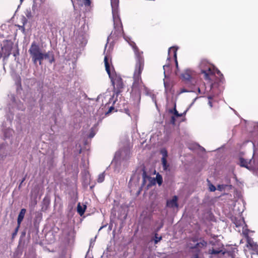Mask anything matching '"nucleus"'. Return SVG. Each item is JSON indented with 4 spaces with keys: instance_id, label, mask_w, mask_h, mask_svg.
Segmentation results:
<instances>
[{
    "instance_id": "f257e3e1",
    "label": "nucleus",
    "mask_w": 258,
    "mask_h": 258,
    "mask_svg": "<svg viewBox=\"0 0 258 258\" xmlns=\"http://www.w3.org/2000/svg\"><path fill=\"white\" fill-rule=\"evenodd\" d=\"M199 68L207 84L206 86L204 83L198 88V91L200 94L208 93L214 87H217L220 83H223L224 80L223 75L207 60L205 59L202 60L199 64Z\"/></svg>"
},
{
    "instance_id": "f03ea898",
    "label": "nucleus",
    "mask_w": 258,
    "mask_h": 258,
    "mask_svg": "<svg viewBox=\"0 0 258 258\" xmlns=\"http://www.w3.org/2000/svg\"><path fill=\"white\" fill-rule=\"evenodd\" d=\"M133 48L135 54L136 64L133 75L134 82L132 85V92L137 94L139 100L141 99V91L145 88L142 78L141 74L144 68L145 59L143 52L140 51L138 46L134 43Z\"/></svg>"
},
{
    "instance_id": "7ed1b4c3",
    "label": "nucleus",
    "mask_w": 258,
    "mask_h": 258,
    "mask_svg": "<svg viewBox=\"0 0 258 258\" xmlns=\"http://www.w3.org/2000/svg\"><path fill=\"white\" fill-rule=\"evenodd\" d=\"M104 61L106 71L109 75V77L111 79L112 84L113 86L114 92L116 94L118 95L122 91V89L123 88L124 85L122 79L120 76L117 75L116 74L111 73L110 65L108 62V57L107 56H105Z\"/></svg>"
},
{
    "instance_id": "20e7f679",
    "label": "nucleus",
    "mask_w": 258,
    "mask_h": 258,
    "mask_svg": "<svg viewBox=\"0 0 258 258\" xmlns=\"http://www.w3.org/2000/svg\"><path fill=\"white\" fill-rule=\"evenodd\" d=\"M28 51L34 64H36L38 61L39 65H42L43 52L39 45L35 42H33L31 44Z\"/></svg>"
},
{
    "instance_id": "39448f33",
    "label": "nucleus",
    "mask_w": 258,
    "mask_h": 258,
    "mask_svg": "<svg viewBox=\"0 0 258 258\" xmlns=\"http://www.w3.org/2000/svg\"><path fill=\"white\" fill-rule=\"evenodd\" d=\"M74 236V232L72 230L67 227L62 230L60 238L64 242L69 243L73 239Z\"/></svg>"
},
{
    "instance_id": "423d86ee",
    "label": "nucleus",
    "mask_w": 258,
    "mask_h": 258,
    "mask_svg": "<svg viewBox=\"0 0 258 258\" xmlns=\"http://www.w3.org/2000/svg\"><path fill=\"white\" fill-rule=\"evenodd\" d=\"M246 238V246L249 249L251 250V252L250 254H251V256L252 255H258V249L257 245L254 242L252 239L249 237L247 235L245 236Z\"/></svg>"
},
{
    "instance_id": "0eeeda50",
    "label": "nucleus",
    "mask_w": 258,
    "mask_h": 258,
    "mask_svg": "<svg viewBox=\"0 0 258 258\" xmlns=\"http://www.w3.org/2000/svg\"><path fill=\"white\" fill-rule=\"evenodd\" d=\"M12 48V45L8 43L4 44L3 46L0 47L4 59L9 57L11 54Z\"/></svg>"
},
{
    "instance_id": "6e6552de",
    "label": "nucleus",
    "mask_w": 258,
    "mask_h": 258,
    "mask_svg": "<svg viewBox=\"0 0 258 258\" xmlns=\"http://www.w3.org/2000/svg\"><path fill=\"white\" fill-rule=\"evenodd\" d=\"M185 114H172L171 116L170 123L173 125H176L179 123L181 121L184 120V116Z\"/></svg>"
},
{
    "instance_id": "1a4fd4ad",
    "label": "nucleus",
    "mask_w": 258,
    "mask_h": 258,
    "mask_svg": "<svg viewBox=\"0 0 258 258\" xmlns=\"http://www.w3.org/2000/svg\"><path fill=\"white\" fill-rule=\"evenodd\" d=\"M99 114H94L93 116L92 117V118L90 119V123H93V127L91 128V132L89 135V137L90 138H92L94 137L96 134V131H94V128L96 127L97 124L98 123V121L96 122L97 118H99Z\"/></svg>"
},
{
    "instance_id": "9d476101",
    "label": "nucleus",
    "mask_w": 258,
    "mask_h": 258,
    "mask_svg": "<svg viewBox=\"0 0 258 258\" xmlns=\"http://www.w3.org/2000/svg\"><path fill=\"white\" fill-rule=\"evenodd\" d=\"M114 30L113 35L118 37L122 35L123 33V28L121 23L120 22L114 23Z\"/></svg>"
},
{
    "instance_id": "9b49d317",
    "label": "nucleus",
    "mask_w": 258,
    "mask_h": 258,
    "mask_svg": "<svg viewBox=\"0 0 258 258\" xmlns=\"http://www.w3.org/2000/svg\"><path fill=\"white\" fill-rule=\"evenodd\" d=\"M129 153V151L127 149L121 150L117 151L114 156V160L118 161L121 159H124L126 157L124 156V155H126Z\"/></svg>"
},
{
    "instance_id": "f8f14e48",
    "label": "nucleus",
    "mask_w": 258,
    "mask_h": 258,
    "mask_svg": "<svg viewBox=\"0 0 258 258\" xmlns=\"http://www.w3.org/2000/svg\"><path fill=\"white\" fill-rule=\"evenodd\" d=\"M177 197L176 196H174L173 197L172 199L167 200V203H166V206L168 208H177L178 207V204H177Z\"/></svg>"
},
{
    "instance_id": "ddd939ff",
    "label": "nucleus",
    "mask_w": 258,
    "mask_h": 258,
    "mask_svg": "<svg viewBox=\"0 0 258 258\" xmlns=\"http://www.w3.org/2000/svg\"><path fill=\"white\" fill-rule=\"evenodd\" d=\"M43 60L44 59H47L49 62L51 64L55 61L54 54L52 51H48L46 53H43Z\"/></svg>"
},
{
    "instance_id": "4468645a",
    "label": "nucleus",
    "mask_w": 258,
    "mask_h": 258,
    "mask_svg": "<svg viewBox=\"0 0 258 258\" xmlns=\"http://www.w3.org/2000/svg\"><path fill=\"white\" fill-rule=\"evenodd\" d=\"M207 242L205 241L204 240H201L199 242H197L195 245H190L188 244V247L189 248L193 249V248H201L204 247L206 246L207 245Z\"/></svg>"
},
{
    "instance_id": "2eb2a0df",
    "label": "nucleus",
    "mask_w": 258,
    "mask_h": 258,
    "mask_svg": "<svg viewBox=\"0 0 258 258\" xmlns=\"http://www.w3.org/2000/svg\"><path fill=\"white\" fill-rule=\"evenodd\" d=\"M192 72L190 70H186L182 74V78L186 81H190L192 78Z\"/></svg>"
},
{
    "instance_id": "dca6fc26",
    "label": "nucleus",
    "mask_w": 258,
    "mask_h": 258,
    "mask_svg": "<svg viewBox=\"0 0 258 258\" xmlns=\"http://www.w3.org/2000/svg\"><path fill=\"white\" fill-rule=\"evenodd\" d=\"M177 47H175L174 46L171 47L169 48V49L168 50V54H169V53L170 52H173V56H174L175 63H176V66L177 68L178 67V62H177Z\"/></svg>"
},
{
    "instance_id": "f3484780",
    "label": "nucleus",
    "mask_w": 258,
    "mask_h": 258,
    "mask_svg": "<svg viewBox=\"0 0 258 258\" xmlns=\"http://www.w3.org/2000/svg\"><path fill=\"white\" fill-rule=\"evenodd\" d=\"M26 210L25 209H22L20 211V212L18 215L17 222L19 226H20L21 223L23 221L25 214L26 213Z\"/></svg>"
},
{
    "instance_id": "a211bd4d",
    "label": "nucleus",
    "mask_w": 258,
    "mask_h": 258,
    "mask_svg": "<svg viewBox=\"0 0 258 258\" xmlns=\"http://www.w3.org/2000/svg\"><path fill=\"white\" fill-rule=\"evenodd\" d=\"M110 103H107L104 106V109L105 110V113H111L112 111L114 110V107L113 105L110 106ZM102 109H103V108H102Z\"/></svg>"
},
{
    "instance_id": "6ab92c4d",
    "label": "nucleus",
    "mask_w": 258,
    "mask_h": 258,
    "mask_svg": "<svg viewBox=\"0 0 258 258\" xmlns=\"http://www.w3.org/2000/svg\"><path fill=\"white\" fill-rule=\"evenodd\" d=\"M86 206H82L80 203H79L77 206V212L81 215H83L85 212Z\"/></svg>"
},
{
    "instance_id": "aec40b11",
    "label": "nucleus",
    "mask_w": 258,
    "mask_h": 258,
    "mask_svg": "<svg viewBox=\"0 0 258 258\" xmlns=\"http://www.w3.org/2000/svg\"><path fill=\"white\" fill-rule=\"evenodd\" d=\"M162 165L164 170H168L169 165L167 163L166 159L161 158Z\"/></svg>"
},
{
    "instance_id": "412c9836",
    "label": "nucleus",
    "mask_w": 258,
    "mask_h": 258,
    "mask_svg": "<svg viewBox=\"0 0 258 258\" xmlns=\"http://www.w3.org/2000/svg\"><path fill=\"white\" fill-rule=\"evenodd\" d=\"M240 164L241 166L247 168L248 162L242 158H240Z\"/></svg>"
},
{
    "instance_id": "4be33fe9",
    "label": "nucleus",
    "mask_w": 258,
    "mask_h": 258,
    "mask_svg": "<svg viewBox=\"0 0 258 258\" xmlns=\"http://www.w3.org/2000/svg\"><path fill=\"white\" fill-rule=\"evenodd\" d=\"M160 153L162 155V158L166 159V158H167V157L168 156V153H167V150L165 149H164V148L160 150Z\"/></svg>"
},
{
    "instance_id": "5701e85b",
    "label": "nucleus",
    "mask_w": 258,
    "mask_h": 258,
    "mask_svg": "<svg viewBox=\"0 0 258 258\" xmlns=\"http://www.w3.org/2000/svg\"><path fill=\"white\" fill-rule=\"evenodd\" d=\"M104 178H105L104 172L100 173L98 175V179H97L98 182H100V183L102 182L104 180Z\"/></svg>"
},
{
    "instance_id": "b1692460",
    "label": "nucleus",
    "mask_w": 258,
    "mask_h": 258,
    "mask_svg": "<svg viewBox=\"0 0 258 258\" xmlns=\"http://www.w3.org/2000/svg\"><path fill=\"white\" fill-rule=\"evenodd\" d=\"M156 181H157V183L159 185H161V184L162 183V177L161 175L158 174L156 175Z\"/></svg>"
},
{
    "instance_id": "393cba45",
    "label": "nucleus",
    "mask_w": 258,
    "mask_h": 258,
    "mask_svg": "<svg viewBox=\"0 0 258 258\" xmlns=\"http://www.w3.org/2000/svg\"><path fill=\"white\" fill-rule=\"evenodd\" d=\"M162 239L161 236H158L157 234L156 233L155 235V238H154V243L155 244H157L158 242H159Z\"/></svg>"
},
{
    "instance_id": "a878e982",
    "label": "nucleus",
    "mask_w": 258,
    "mask_h": 258,
    "mask_svg": "<svg viewBox=\"0 0 258 258\" xmlns=\"http://www.w3.org/2000/svg\"><path fill=\"white\" fill-rule=\"evenodd\" d=\"M168 113H178L176 109V105L174 104L173 108L169 110Z\"/></svg>"
},
{
    "instance_id": "bb28decb",
    "label": "nucleus",
    "mask_w": 258,
    "mask_h": 258,
    "mask_svg": "<svg viewBox=\"0 0 258 258\" xmlns=\"http://www.w3.org/2000/svg\"><path fill=\"white\" fill-rule=\"evenodd\" d=\"M221 251V250L213 249L212 250H211L210 253L212 254L216 255L220 253Z\"/></svg>"
},
{
    "instance_id": "cd10ccee",
    "label": "nucleus",
    "mask_w": 258,
    "mask_h": 258,
    "mask_svg": "<svg viewBox=\"0 0 258 258\" xmlns=\"http://www.w3.org/2000/svg\"><path fill=\"white\" fill-rule=\"evenodd\" d=\"M82 1L85 6H89L91 5V1L90 0H82Z\"/></svg>"
},
{
    "instance_id": "c85d7f7f",
    "label": "nucleus",
    "mask_w": 258,
    "mask_h": 258,
    "mask_svg": "<svg viewBox=\"0 0 258 258\" xmlns=\"http://www.w3.org/2000/svg\"><path fill=\"white\" fill-rule=\"evenodd\" d=\"M244 222L243 219H240L238 222H236L235 223V224L236 227L240 226L242 223Z\"/></svg>"
},
{
    "instance_id": "c756f323",
    "label": "nucleus",
    "mask_w": 258,
    "mask_h": 258,
    "mask_svg": "<svg viewBox=\"0 0 258 258\" xmlns=\"http://www.w3.org/2000/svg\"><path fill=\"white\" fill-rule=\"evenodd\" d=\"M216 189V187L214 185H213L212 184H209V190L211 191H215Z\"/></svg>"
},
{
    "instance_id": "7c9ffc66",
    "label": "nucleus",
    "mask_w": 258,
    "mask_h": 258,
    "mask_svg": "<svg viewBox=\"0 0 258 258\" xmlns=\"http://www.w3.org/2000/svg\"><path fill=\"white\" fill-rule=\"evenodd\" d=\"M147 177L146 171L144 170L143 173V184L145 183L146 178Z\"/></svg>"
},
{
    "instance_id": "2f4dec72",
    "label": "nucleus",
    "mask_w": 258,
    "mask_h": 258,
    "mask_svg": "<svg viewBox=\"0 0 258 258\" xmlns=\"http://www.w3.org/2000/svg\"><path fill=\"white\" fill-rule=\"evenodd\" d=\"M19 227V226L18 225V227L16 228V229H15V231L13 233L12 238H14L15 236L17 235Z\"/></svg>"
},
{
    "instance_id": "473e14b6",
    "label": "nucleus",
    "mask_w": 258,
    "mask_h": 258,
    "mask_svg": "<svg viewBox=\"0 0 258 258\" xmlns=\"http://www.w3.org/2000/svg\"><path fill=\"white\" fill-rule=\"evenodd\" d=\"M188 91L184 88L180 89L179 91V94H181L184 92H187Z\"/></svg>"
},
{
    "instance_id": "72a5a7b5",
    "label": "nucleus",
    "mask_w": 258,
    "mask_h": 258,
    "mask_svg": "<svg viewBox=\"0 0 258 258\" xmlns=\"http://www.w3.org/2000/svg\"><path fill=\"white\" fill-rule=\"evenodd\" d=\"M96 238V237H95L94 239H92L91 240L90 247H91L92 245H93L94 244Z\"/></svg>"
},
{
    "instance_id": "f704fd0d",
    "label": "nucleus",
    "mask_w": 258,
    "mask_h": 258,
    "mask_svg": "<svg viewBox=\"0 0 258 258\" xmlns=\"http://www.w3.org/2000/svg\"><path fill=\"white\" fill-rule=\"evenodd\" d=\"M224 188L223 185H218L217 186V189L219 190H222Z\"/></svg>"
},
{
    "instance_id": "c9c22d12",
    "label": "nucleus",
    "mask_w": 258,
    "mask_h": 258,
    "mask_svg": "<svg viewBox=\"0 0 258 258\" xmlns=\"http://www.w3.org/2000/svg\"><path fill=\"white\" fill-rule=\"evenodd\" d=\"M209 105L211 107H212V102L210 101L209 102Z\"/></svg>"
},
{
    "instance_id": "e433bc0d",
    "label": "nucleus",
    "mask_w": 258,
    "mask_h": 258,
    "mask_svg": "<svg viewBox=\"0 0 258 258\" xmlns=\"http://www.w3.org/2000/svg\"><path fill=\"white\" fill-rule=\"evenodd\" d=\"M21 27L23 29V30H24L25 29L24 26H21Z\"/></svg>"
},
{
    "instance_id": "4c0bfd02",
    "label": "nucleus",
    "mask_w": 258,
    "mask_h": 258,
    "mask_svg": "<svg viewBox=\"0 0 258 258\" xmlns=\"http://www.w3.org/2000/svg\"><path fill=\"white\" fill-rule=\"evenodd\" d=\"M25 178H24L22 179V181H21V183H22V182L25 180Z\"/></svg>"
},
{
    "instance_id": "58836bf2",
    "label": "nucleus",
    "mask_w": 258,
    "mask_h": 258,
    "mask_svg": "<svg viewBox=\"0 0 258 258\" xmlns=\"http://www.w3.org/2000/svg\"><path fill=\"white\" fill-rule=\"evenodd\" d=\"M187 110H185L183 113H186V112H187Z\"/></svg>"
},
{
    "instance_id": "ea45409f",
    "label": "nucleus",
    "mask_w": 258,
    "mask_h": 258,
    "mask_svg": "<svg viewBox=\"0 0 258 258\" xmlns=\"http://www.w3.org/2000/svg\"><path fill=\"white\" fill-rule=\"evenodd\" d=\"M9 131H10V133H12V130H9Z\"/></svg>"
},
{
    "instance_id": "a19ab883",
    "label": "nucleus",
    "mask_w": 258,
    "mask_h": 258,
    "mask_svg": "<svg viewBox=\"0 0 258 258\" xmlns=\"http://www.w3.org/2000/svg\"><path fill=\"white\" fill-rule=\"evenodd\" d=\"M193 241H194V242H196V241L195 240H193Z\"/></svg>"
},
{
    "instance_id": "79ce46f5",
    "label": "nucleus",
    "mask_w": 258,
    "mask_h": 258,
    "mask_svg": "<svg viewBox=\"0 0 258 258\" xmlns=\"http://www.w3.org/2000/svg\"><path fill=\"white\" fill-rule=\"evenodd\" d=\"M71 1L73 2V0H71Z\"/></svg>"
}]
</instances>
